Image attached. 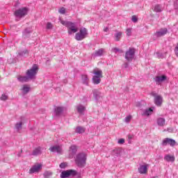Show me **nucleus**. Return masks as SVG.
I'll return each mask as SVG.
<instances>
[{
    "label": "nucleus",
    "instance_id": "nucleus-49",
    "mask_svg": "<svg viewBox=\"0 0 178 178\" xmlns=\"http://www.w3.org/2000/svg\"><path fill=\"white\" fill-rule=\"evenodd\" d=\"M119 156V154H117V156Z\"/></svg>",
    "mask_w": 178,
    "mask_h": 178
},
{
    "label": "nucleus",
    "instance_id": "nucleus-32",
    "mask_svg": "<svg viewBox=\"0 0 178 178\" xmlns=\"http://www.w3.org/2000/svg\"><path fill=\"white\" fill-rule=\"evenodd\" d=\"M111 52H113L114 54H123V50L121 49L114 47L111 49Z\"/></svg>",
    "mask_w": 178,
    "mask_h": 178
},
{
    "label": "nucleus",
    "instance_id": "nucleus-5",
    "mask_svg": "<svg viewBox=\"0 0 178 178\" xmlns=\"http://www.w3.org/2000/svg\"><path fill=\"white\" fill-rule=\"evenodd\" d=\"M88 34V33L87 31V29L82 28L80 29L79 33H76L75 40H76V41H81L82 40H84L86 37H87Z\"/></svg>",
    "mask_w": 178,
    "mask_h": 178
},
{
    "label": "nucleus",
    "instance_id": "nucleus-4",
    "mask_svg": "<svg viewBox=\"0 0 178 178\" xmlns=\"http://www.w3.org/2000/svg\"><path fill=\"white\" fill-rule=\"evenodd\" d=\"M27 13H29V8L22 7L15 11V16L17 19H22V17L26 16Z\"/></svg>",
    "mask_w": 178,
    "mask_h": 178
},
{
    "label": "nucleus",
    "instance_id": "nucleus-2",
    "mask_svg": "<svg viewBox=\"0 0 178 178\" xmlns=\"http://www.w3.org/2000/svg\"><path fill=\"white\" fill-rule=\"evenodd\" d=\"M63 26H65L67 28L68 34H73L74 33H77L79 31V29L77 28V25L74 22L63 21L60 22Z\"/></svg>",
    "mask_w": 178,
    "mask_h": 178
},
{
    "label": "nucleus",
    "instance_id": "nucleus-31",
    "mask_svg": "<svg viewBox=\"0 0 178 178\" xmlns=\"http://www.w3.org/2000/svg\"><path fill=\"white\" fill-rule=\"evenodd\" d=\"M101 78L102 77L93 76L92 83L95 84H99V83H101Z\"/></svg>",
    "mask_w": 178,
    "mask_h": 178
},
{
    "label": "nucleus",
    "instance_id": "nucleus-39",
    "mask_svg": "<svg viewBox=\"0 0 178 178\" xmlns=\"http://www.w3.org/2000/svg\"><path fill=\"white\" fill-rule=\"evenodd\" d=\"M28 53H29V51L27 50H25L24 51H20L19 53V56H26V54H28Z\"/></svg>",
    "mask_w": 178,
    "mask_h": 178
},
{
    "label": "nucleus",
    "instance_id": "nucleus-18",
    "mask_svg": "<svg viewBox=\"0 0 178 178\" xmlns=\"http://www.w3.org/2000/svg\"><path fill=\"white\" fill-rule=\"evenodd\" d=\"M70 155H76V153L77 152V146L76 145H72L70 147Z\"/></svg>",
    "mask_w": 178,
    "mask_h": 178
},
{
    "label": "nucleus",
    "instance_id": "nucleus-10",
    "mask_svg": "<svg viewBox=\"0 0 178 178\" xmlns=\"http://www.w3.org/2000/svg\"><path fill=\"white\" fill-rule=\"evenodd\" d=\"M166 34H168V29H161L154 33V38H159L163 37V35H166Z\"/></svg>",
    "mask_w": 178,
    "mask_h": 178
},
{
    "label": "nucleus",
    "instance_id": "nucleus-3",
    "mask_svg": "<svg viewBox=\"0 0 178 178\" xmlns=\"http://www.w3.org/2000/svg\"><path fill=\"white\" fill-rule=\"evenodd\" d=\"M38 65L34 64L31 69L28 70L26 72V76L29 80H35L37 73H38Z\"/></svg>",
    "mask_w": 178,
    "mask_h": 178
},
{
    "label": "nucleus",
    "instance_id": "nucleus-13",
    "mask_svg": "<svg viewBox=\"0 0 178 178\" xmlns=\"http://www.w3.org/2000/svg\"><path fill=\"white\" fill-rule=\"evenodd\" d=\"M51 152H57V154H60L62 152V147L60 145L51 146L49 148Z\"/></svg>",
    "mask_w": 178,
    "mask_h": 178
},
{
    "label": "nucleus",
    "instance_id": "nucleus-45",
    "mask_svg": "<svg viewBox=\"0 0 178 178\" xmlns=\"http://www.w3.org/2000/svg\"><path fill=\"white\" fill-rule=\"evenodd\" d=\"M175 52L176 56H177V58H178V44L175 47Z\"/></svg>",
    "mask_w": 178,
    "mask_h": 178
},
{
    "label": "nucleus",
    "instance_id": "nucleus-43",
    "mask_svg": "<svg viewBox=\"0 0 178 178\" xmlns=\"http://www.w3.org/2000/svg\"><path fill=\"white\" fill-rule=\"evenodd\" d=\"M66 166H67V163H66V162H63L60 164V168L61 169H65V168H66Z\"/></svg>",
    "mask_w": 178,
    "mask_h": 178
},
{
    "label": "nucleus",
    "instance_id": "nucleus-34",
    "mask_svg": "<svg viewBox=\"0 0 178 178\" xmlns=\"http://www.w3.org/2000/svg\"><path fill=\"white\" fill-rule=\"evenodd\" d=\"M22 126H23V122H22L15 124V129L17 131H20V130H22Z\"/></svg>",
    "mask_w": 178,
    "mask_h": 178
},
{
    "label": "nucleus",
    "instance_id": "nucleus-14",
    "mask_svg": "<svg viewBox=\"0 0 178 178\" xmlns=\"http://www.w3.org/2000/svg\"><path fill=\"white\" fill-rule=\"evenodd\" d=\"M138 172L141 175H145L148 172V165H143L138 168Z\"/></svg>",
    "mask_w": 178,
    "mask_h": 178
},
{
    "label": "nucleus",
    "instance_id": "nucleus-36",
    "mask_svg": "<svg viewBox=\"0 0 178 178\" xmlns=\"http://www.w3.org/2000/svg\"><path fill=\"white\" fill-rule=\"evenodd\" d=\"M115 41H120V38H122V32H118L115 34Z\"/></svg>",
    "mask_w": 178,
    "mask_h": 178
},
{
    "label": "nucleus",
    "instance_id": "nucleus-20",
    "mask_svg": "<svg viewBox=\"0 0 178 178\" xmlns=\"http://www.w3.org/2000/svg\"><path fill=\"white\" fill-rule=\"evenodd\" d=\"M92 92H93V97H95V99H96V101H98L99 98H101V92L98 91V90L97 89H94L92 90Z\"/></svg>",
    "mask_w": 178,
    "mask_h": 178
},
{
    "label": "nucleus",
    "instance_id": "nucleus-29",
    "mask_svg": "<svg viewBox=\"0 0 178 178\" xmlns=\"http://www.w3.org/2000/svg\"><path fill=\"white\" fill-rule=\"evenodd\" d=\"M63 112V108L62 107H56L55 108V113L56 116H60V115H62Z\"/></svg>",
    "mask_w": 178,
    "mask_h": 178
},
{
    "label": "nucleus",
    "instance_id": "nucleus-40",
    "mask_svg": "<svg viewBox=\"0 0 178 178\" xmlns=\"http://www.w3.org/2000/svg\"><path fill=\"white\" fill-rule=\"evenodd\" d=\"M130 120H131V115H128L124 119L125 123H130Z\"/></svg>",
    "mask_w": 178,
    "mask_h": 178
},
{
    "label": "nucleus",
    "instance_id": "nucleus-12",
    "mask_svg": "<svg viewBox=\"0 0 178 178\" xmlns=\"http://www.w3.org/2000/svg\"><path fill=\"white\" fill-rule=\"evenodd\" d=\"M168 77L165 75H161V76H156V77L154 78V80L158 86L162 84L165 80H166Z\"/></svg>",
    "mask_w": 178,
    "mask_h": 178
},
{
    "label": "nucleus",
    "instance_id": "nucleus-26",
    "mask_svg": "<svg viewBox=\"0 0 178 178\" xmlns=\"http://www.w3.org/2000/svg\"><path fill=\"white\" fill-rule=\"evenodd\" d=\"M86 131V128L83 127H77L75 130V133L78 134H83Z\"/></svg>",
    "mask_w": 178,
    "mask_h": 178
},
{
    "label": "nucleus",
    "instance_id": "nucleus-22",
    "mask_svg": "<svg viewBox=\"0 0 178 178\" xmlns=\"http://www.w3.org/2000/svg\"><path fill=\"white\" fill-rule=\"evenodd\" d=\"M153 10L156 13H161V12L163 10V7L159 4H157L154 7Z\"/></svg>",
    "mask_w": 178,
    "mask_h": 178
},
{
    "label": "nucleus",
    "instance_id": "nucleus-11",
    "mask_svg": "<svg viewBox=\"0 0 178 178\" xmlns=\"http://www.w3.org/2000/svg\"><path fill=\"white\" fill-rule=\"evenodd\" d=\"M42 168V165L41 164H37L32 166L29 170V175H33V173H38L40 170Z\"/></svg>",
    "mask_w": 178,
    "mask_h": 178
},
{
    "label": "nucleus",
    "instance_id": "nucleus-37",
    "mask_svg": "<svg viewBox=\"0 0 178 178\" xmlns=\"http://www.w3.org/2000/svg\"><path fill=\"white\" fill-rule=\"evenodd\" d=\"M46 29L47 30H52V29H54V25L51 22H47L46 24Z\"/></svg>",
    "mask_w": 178,
    "mask_h": 178
},
{
    "label": "nucleus",
    "instance_id": "nucleus-17",
    "mask_svg": "<svg viewBox=\"0 0 178 178\" xmlns=\"http://www.w3.org/2000/svg\"><path fill=\"white\" fill-rule=\"evenodd\" d=\"M30 90H31L30 86L27 84L23 85L22 88V94L24 95H26V94H29V92H30Z\"/></svg>",
    "mask_w": 178,
    "mask_h": 178
},
{
    "label": "nucleus",
    "instance_id": "nucleus-25",
    "mask_svg": "<svg viewBox=\"0 0 178 178\" xmlns=\"http://www.w3.org/2000/svg\"><path fill=\"white\" fill-rule=\"evenodd\" d=\"M102 55H104V49H99L93 54L95 58L102 56Z\"/></svg>",
    "mask_w": 178,
    "mask_h": 178
},
{
    "label": "nucleus",
    "instance_id": "nucleus-1",
    "mask_svg": "<svg viewBox=\"0 0 178 178\" xmlns=\"http://www.w3.org/2000/svg\"><path fill=\"white\" fill-rule=\"evenodd\" d=\"M87 162V154L86 153H79L75 156V163L78 168H84Z\"/></svg>",
    "mask_w": 178,
    "mask_h": 178
},
{
    "label": "nucleus",
    "instance_id": "nucleus-16",
    "mask_svg": "<svg viewBox=\"0 0 178 178\" xmlns=\"http://www.w3.org/2000/svg\"><path fill=\"white\" fill-rule=\"evenodd\" d=\"M156 124L159 127H163L166 124V120L163 118H159L156 120Z\"/></svg>",
    "mask_w": 178,
    "mask_h": 178
},
{
    "label": "nucleus",
    "instance_id": "nucleus-33",
    "mask_svg": "<svg viewBox=\"0 0 178 178\" xmlns=\"http://www.w3.org/2000/svg\"><path fill=\"white\" fill-rule=\"evenodd\" d=\"M81 79L83 84L88 86V76L87 75H82Z\"/></svg>",
    "mask_w": 178,
    "mask_h": 178
},
{
    "label": "nucleus",
    "instance_id": "nucleus-23",
    "mask_svg": "<svg viewBox=\"0 0 178 178\" xmlns=\"http://www.w3.org/2000/svg\"><path fill=\"white\" fill-rule=\"evenodd\" d=\"M31 33H33V31L30 28H26L24 31H23V37L24 38H28L29 35Z\"/></svg>",
    "mask_w": 178,
    "mask_h": 178
},
{
    "label": "nucleus",
    "instance_id": "nucleus-30",
    "mask_svg": "<svg viewBox=\"0 0 178 178\" xmlns=\"http://www.w3.org/2000/svg\"><path fill=\"white\" fill-rule=\"evenodd\" d=\"M164 159L167 161V162H175V156H170L169 154L166 155L164 157Z\"/></svg>",
    "mask_w": 178,
    "mask_h": 178
},
{
    "label": "nucleus",
    "instance_id": "nucleus-47",
    "mask_svg": "<svg viewBox=\"0 0 178 178\" xmlns=\"http://www.w3.org/2000/svg\"><path fill=\"white\" fill-rule=\"evenodd\" d=\"M104 31H105V33H108V31H109V28L108 27L104 28Z\"/></svg>",
    "mask_w": 178,
    "mask_h": 178
},
{
    "label": "nucleus",
    "instance_id": "nucleus-15",
    "mask_svg": "<svg viewBox=\"0 0 178 178\" xmlns=\"http://www.w3.org/2000/svg\"><path fill=\"white\" fill-rule=\"evenodd\" d=\"M154 109H155V108L151 107L149 108H147V109L143 111L142 115L143 116H149V115H152V113L154 112Z\"/></svg>",
    "mask_w": 178,
    "mask_h": 178
},
{
    "label": "nucleus",
    "instance_id": "nucleus-35",
    "mask_svg": "<svg viewBox=\"0 0 178 178\" xmlns=\"http://www.w3.org/2000/svg\"><path fill=\"white\" fill-rule=\"evenodd\" d=\"M52 172L51 171H45L44 173V178H49L51 177H52Z\"/></svg>",
    "mask_w": 178,
    "mask_h": 178
},
{
    "label": "nucleus",
    "instance_id": "nucleus-24",
    "mask_svg": "<svg viewBox=\"0 0 178 178\" xmlns=\"http://www.w3.org/2000/svg\"><path fill=\"white\" fill-rule=\"evenodd\" d=\"M18 81H20L21 83H27L30 79L28 78V76L26 75L24 76H19L17 77Z\"/></svg>",
    "mask_w": 178,
    "mask_h": 178
},
{
    "label": "nucleus",
    "instance_id": "nucleus-6",
    "mask_svg": "<svg viewBox=\"0 0 178 178\" xmlns=\"http://www.w3.org/2000/svg\"><path fill=\"white\" fill-rule=\"evenodd\" d=\"M136 55V49L134 48H129L125 52V59L128 60V62H131L133 59H134V56Z\"/></svg>",
    "mask_w": 178,
    "mask_h": 178
},
{
    "label": "nucleus",
    "instance_id": "nucleus-19",
    "mask_svg": "<svg viewBox=\"0 0 178 178\" xmlns=\"http://www.w3.org/2000/svg\"><path fill=\"white\" fill-rule=\"evenodd\" d=\"M42 152V149L41 148V147H38L34 149V150L32 152V155H33L34 156H37L38 155H41Z\"/></svg>",
    "mask_w": 178,
    "mask_h": 178
},
{
    "label": "nucleus",
    "instance_id": "nucleus-38",
    "mask_svg": "<svg viewBox=\"0 0 178 178\" xmlns=\"http://www.w3.org/2000/svg\"><path fill=\"white\" fill-rule=\"evenodd\" d=\"M59 13H60V15H65V13H66V9H65V8L62 7L61 8H60L58 10Z\"/></svg>",
    "mask_w": 178,
    "mask_h": 178
},
{
    "label": "nucleus",
    "instance_id": "nucleus-42",
    "mask_svg": "<svg viewBox=\"0 0 178 178\" xmlns=\"http://www.w3.org/2000/svg\"><path fill=\"white\" fill-rule=\"evenodd\" d=\"M0 99L1 101H6V99H8V95H5V94H3L1 95V97H0Z\"/></svg>",
    "mask_w": 178,
    "mask_h": 178
},
{
    "label": "nucleus",
    "instance_id": "nucleus-48",
    "mask_svg": "<svg viewBox=\"0 0 178 178\" xmlns=\"http://www.w3.org/2000/svg\"><path fill=\"white\" fill-rule=\"evenodd\" d=\"M124 67L127 69V67H129V63H124Z\"/></svg>",
    "mask_w": 178,
    "mask_h": 178
},
{
    "label": "nucleus",
    "instance_id": "nucleus-28",
    "mask_svg": "<svg viewBox=\"0 0 178 178\" xmlns=\"http://www.w3.org/2000/svg\"><path fill=\"white\" fill-rule=\"evenodd\" d=\"M93 74H95L96 77H102V71L98 69L94 70Z\"/></svg>",
    "mask_w": 178,
    "mask_h": 178
},
{
    "label": "nucleus",
    "instance_id": "nucleus-8",
    "mask_svg": "<svg viewBox=\"0 0 178 178\" xmlns=\"http://www.w3.org/2000/svg\"><path fill=\"white\" fill-rule=\"evenodd\" d=\"M152 97H154V104L156 106H161L162 103L163 102V97L161 95H156V93L152 92Z\"/></svg>",
    "mask_w": 178,
    "mask_h": 178
},
{
    "label": "nucleus",
    "instance_id": "nucleus-9",
    "mask_svg": "<svg viewBox=\"0 0 178 178\" xmlns=\"http://www.w3.org/2000/svg\"><path fill=\"white\" fill-rule=\"evenodd\" d=\"M161 144L163 147L166 145H170V147H175L176 145V140L172 138H166L163 140Z\"/></svg>",
    "mask_w": 178,
    "mask_h": 178
},
{
    "label": "nucleus",
    "instance_id": "nucleus-46",
    "mask_svg": "<svg viewBox=\"0 0 178 178\" xmlns=\"http://www.w3.org/2000/svg\"><path fill=\"white\" fill-rule=\"evenodd\" d=\"M118 144H124V139L121 138L118 140Z\"/></svg>",
    "mask_w": 178,
    "mask_h": 178
},
{
    "label": "nucleus",
    "instance_id": "nucleus-41",
    "mask_svg": "<svg viewBox=\"0 0 178 178\" xmlns=\"http://www.w3.org/2000/svg\"><path fill=\"white\" fill-rule=\"evenodd\" d=\"M131 20L134 23H137L138 22V18H137V16L133 15L131 17Z\"/></svg>",
    "mask_w": 178,
    "mask_h": 178
},
{
    "label": "nucleus",
    "instance_id": "nucleus-27",
    "mask_svg": "<svg viewBox=\"0 0 178 178\" xmlns=\"http://www.w3.org/2000/svg\"><path fill=\"white\" fill-rule=\"evenodd\" d=\"M154 54L159 59H163V58H165V56H166V53L163 54V53H162L161 51H156L154 53Z\"/></svg>",
    "mask_w": 178,
    "mask_h": 178
},
{
    "label": "nucleus",
    "instance_id": "nucleus-7",
    "mask_svg": "<svg viewBox=\"0 0 178 178\" xmlns=\"http://www.w3.org/2000/svg\"><path fill=\"white\" fill-rule=\"evenodd\" d=\"M77 175V171L74 170H64L61 172L60 177L61 178H66V177H74Z\"/></svg>",
    "mask_w": 178,
    "mask_h": 178
},
{
    "label": "nucleus",
    "instance_id": "nucleus-44",
    "mask_svg": "<svg viewBox=\"0 0 178 178\" xmlns=\"http://www.w3.org/2000/svg\"><path fill=\"white\" fill-rule=\"evenodd\" d=\"M127 35H128V37H130V35H131V28H128L127 29Z\"/></svg>",
    "mask_w": 178,
    "mask_h": 178
},
{
    "label": "nucleus",
    "instance_id": "nucleus-21",
    "mask_svg": "<svg viewBox=\"0 0 178 178\" xmlns=\"http://www.w3.org/2000/svg\"><path fill=\"white\" fill-rule=\"evenodd\" d=\"M76 111L80 115H83L84 113V111H86V106L79 104L76 106Z\"/></svg>",
    "mask_w": 178,
    "mask_h": 178
}]
</instances>
